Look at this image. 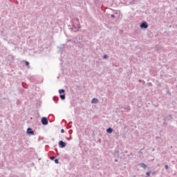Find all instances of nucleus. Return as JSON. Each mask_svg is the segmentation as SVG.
I'll return each instance as SVG.
<instances>
[{
    "mask_svg": "<svg viewBox=\"0 0 177 177\" xmlns=\"http://www.w3.org/2000/svg\"><path fill=\"white\" fill-rule=\"evenodd\" d=\"M71 23H72V31H73V32H77V31H78V29L80 28V19H78L77 18L73 19L71 20Z\"/></svg>",
    "mask_w": 177,
    "mask_h": 177,
    "instance_id": "1",
    "label": "nucleus"
},
{
    "mask_svg": "<svg viewBox=\"0 0 177 177\" xmlns=\"http://www.w3.org/2000/svg\"><path fill=\"white\" fill-rule=\"evenodd\" d=\"M64 92H65L64 89L59 90V97L61 100H64L66 99V93H64Z\"/></svg>",
    "mask_w": 177,
    "mask_h": 177,
    "instance_id": "2",
    "label": "nucleus"
},
{
    "mask_svg": "<svg viewBox=\"0 0 177 177\" xmlns=\"http://www.w3.org/2000/svg\"><path fill=\"white\" fill-rule=\"evenodd\" d=\"M58 146L60 149H64L66 147V142H64L63 140H60L58 142Z\"/></svg>",
    "mask_w": 177,
    "mask_h": 177,
    "instance_id": "3",
    "label": "nucleus"
},
{
    "mask_svg": "<svg viewBox=\"0 0 177 177\" xmlns=\"http://www.w3.org/2000/svg\"><path fill=\"white\" fill-rule=\"evenodd\" d=\"M140 28H148L149 24L146 21H142V24L140 25Z\"/></svg>",
    "mask_w": 177,
    "mask_h": 177,
    "instance_id": "4",
    "label": "nucleus"
},
{
    "mask_svg": "<svg viewBox=\"0 0 177 177\" xmlns=\"http://www.w3.org/2000/svg\"><path fill=\"white\" fill-rule=\"evenodd\" d=\"M65 46H66V44H62L61 46L57 47V49H58L59 53H63V51L64 50Z\"/></svg>",
    "mask_w": 177,
    "mask_h": 177,
    "instance_id": "5",
    "label": "nucleus"
},
{
    "mask_svg": "<svg viewBox=\"0 0 177 177\" xmlns=\"http://www.w3.org/2000/svg\"><path fill=\"white\" fill-rule=\"evenodd\" d=\"M41 124L42 125H48V118H41Z\"/></svg>",
    "mask_w": 177,
    "mask_h": 177,
    "instance_id": "6",
    "label": "nucleus"
},
{
    "mask_svg": "<svg viewBox=\"0 0 177 177\" xmlns=\"http://www.w3.org/2000/svg\"><path fill=\"white\" fill-rule=\"evenodd\" d=\"M26 133H28V135H34V131H32L31 128H28Z\"/></svg>",
    "mask_w": 177,
    "mask_h": 177,
    "instance_id": "7",
    "label": "nucleus"
},
{
    "mask_svg": "<svg viewBox=\"0 0 177 177\" xmlns=\"http://www.w3.org/2000/svg\"><path fill=\"white\" fill-rule=\"evenodd\" d=\"M93 104H97L99 103V100L97 98H93L91 100Z\"/></svg>",
    "mask_w": 177,
    "mask_h": 177,
    "instance_id": "8",
    "label": "nucleus"
},
{
    "mask_svg": "<svg viewBox=\"0 0 177 177\" xmlns=\"http://www.w3.org/2000/svg\"><path fill=\"white\" fill-rule=\"evenodd\" d=\"M67 41L71 42L72 44H73V45H77L78 44V41L73 39H68Z\"/></svg>",
    "mask_w": 177,
    "mask_h": 177,
    "instance_id": "9",
    "label": "nucleus"
},
{
    "mask_svg": "<svg viewBox=\"0 0 177 177\" xmlns=\"http://www.w3.org/2000/svg\"><path fill=\"white\" fill-rule=\"evenodd\" d=\"M139 166H140L141 168H143L144 169H146V168H147V165H146V164H145V163H140V164H139Z\"/></svg>",
    "mask_w": 177,
    "mask_h": 177,
    "instance_id": "10",
    "label": "nucleus"
},
{
    "mask_svg": "<svg viewBox=\"0 0 177 177\" xmlns=\"http://www.w3.org/2000/svg\"><path fill=\"white\" fill-rule=\"evenodd\" d=\"M106 132L108 133H113V129L111 127H109L106 129Z\"/></svg>",
    "mask_w": 177,
    "mask_h": 177,
    "instance_id": "11",
    "label": "nucleus"
},
{
    "mask_svg": "<svg viewBox=\"0 0 177 177\" xmlns=\"http://www.w3.org/2000/svg\"><path fill=\"white\" fill-rule=\"evenodd\" d=\"M172 119V115H169L167 118H165V121H169Z\"/></svg>",
    "mask_w": 177,
    "mask_h": 177,
    "instance_id": "12",
    "label": "nucleus"
},
{
    "mask_svg": "<svg viewBox=\"0 0 177 177\" xmlns=\"http://www.w3.org/2000/svg\"><path fill=\"white\" fill-rule=\"evenodd\" d=\"M53 100L55 103H57V100H59V97H56V96H54L53 97Z\"/></svg>",
    "mask_w": 177,
    "mask_h": 177,
    "instance_id": "13",
    "label": "nucleus"
},
{
    "mask_svg": "<svg viewBox=\"0 0 177 177\" xmlns=\"http://www.w3.org/2000/svg\"><path fill=\"white\" fill-rule=\"evenodd\" d=\"M25 64L26 66H27V67H30V62H28V61L25 62Z\"/></svg>",
    "mask_w": 177,
    "mask_h": 177,
    "instance_id": "14",
    "label": "nucleus"
},
{
    "mask_svg": "<svg viewBox=\"0 0 177 177\" xmlns=\"http://www.w3.org/2000/svg\"><path fill=\"white\" fill-rule=\"evenodd\" d=\"M55 164H59V159H55Z\"/></svg>",
    "mask_w": 177,
    "mask_h": 177,
    "instance_id": "15",
    "label": "nucleus"
},
{
    "mask_svg": "<svg viewBox=\"0 0 177 177\" xmlns=\"http://www.w3.org/2000/svg\"><path fill=\"white\" fill-rule=\"evenodd\" d=\"M165 169H169V167L168 166V165H165Z\"/></svg>",
    "mask_w": 177,
    "mask_h": 177,
    "instance_id": "16",
    "label": "nucleus"
},
{
    "mask_svg": "<svg viewBox=\"0 0 177 177\" xmlns=\"http://www.w3.org/2000/svg\"><path fill=\"white\" fill-rule=\"evenodd\" d=\"M107 57H109V56H107V55H104L103 56V59H107Z\"/></svg>",
    "mask_w": 177,
    "mask_h": 177,
    "instance_id": "17",
    "label": "nucleus"
},
{
    "mask_svg": "<svg viewBox=\"0 0 177 177\" xmlns=\"http://www.w3.org/2000/svg\"><path fill=\"white\" fill-rule=\"evenodd\" d=\"M50 159L52 160H55V156H50Z\"/></svg>",
    "mask_w": 177,
    "mask_h": 177,
    "instance_id": "18",
    "label": "nucleus"
},
{
    "mask_svg": "<svg viewBox=\"0 0 177 177\" xmlns=\"http://www.w3.org/2000/svg\"><path fill=\"white\" fill-rule=\"evenodd\" d=\"M129 3H131V5H133L135 3V0H133L131 2H130Z\"/></svg>",
    "mask_w": 177,
    "mask_h": 177,
    "instance_id": "19",
    "label": "nucleus"
},
{
    "mask_svg": "<svg viewBox=\"0 0 177 177\" xmlns=\"http://www.w3.org/2000/svg\"><path fill=\"white\" fill-rule=\"evenodd\" d=\"M146 175H147V176H150V172H149V171L147 172V173H146Z\"/></svg>",
    "mask_w": 177,
    "mask_h": 177,
    "instance_id": "20",
    "label": "nucleus"
},
{
    "mask_svg": "<svg viewBox=\"0 0 177 177\" xmlns=\"http://www.w3.org/2000/svg\"><path fill=\"white\" fill-rule=\"evenodd\" d=\"M111 17H115V15H114V14H111Z\"/></svg>",
    "mask_w": 177,
    "mask_h": 177,
    "instance_id": "21",
    "label": "nucleus"
},
{
    "mask_svg": "<svg viewBox=\"0 0 177 177\" xmlns=\"http://www.w3.org/2000/svg\"><path fill=\"white\" fill-rule=\"evenodd\" d=\"M61 133H64V129H62L61 130Z\"/></svg>",
    "mask_w": 177,
    "mask_h": 177,
    "instance_id": "22",
    "label": "nucleus"
},
{
    "mask_svg": "<svg viewBox=\"0 0 177 177\" xmlns=\"http://www.w3.org/2000/svg\"><path fill=\"white\" fill-rule=\"evenodd\" d=\"M118 162V160L115 159V162Z\"/></svg>",
    "mask_w": 177,
    "mask_h": 177,
    "instance_id": "23",
    "label": "nucleus"
},
{
    "mask_svg": "<svg viewBox=\"0 0 177 177\" xmlns=\"http://www.w3.org/2000/svg\"><path fill=\"white\" fill-rule=\"evenodd\" d=\"M158 167H160V165H158Z\"/></svg>",
    "mask_w": 177,
    "mask_h": 177,
    "instance_id": "24",
    "label": "nucleus"
}]
</instances>
